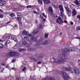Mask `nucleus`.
<instances>
[{
  "label": "nucleus",
  "mask_w": 80,
  "mask_h": 80,
  "mask_svg": "<svg viewBox=\"0 0 80 80\" xmlns=\"http://www.w3.org/2000/svg\"><path fill=\"white\" fill-rule=\"evenodd\" d=\"M41 80H56L53 78H51L49 77L48 78H43Z\"/></svg>",
  "instance_id": "ddd939ff"
},
{
  "label": "nucleus",
  "mask_w": 80,
  "mask_h": 80,
  "mask_svg": "<svg viewBox=\"0 0 80 80\" xmlns=\"http://www.w3.org/2000/svg\"><path fill=\"white\" fill-rule=\"evenodd\" d=\"M37 22H38V20H36L35 21V23H37Z\"/></svg>",
  "instance_id": "3c124183"
},
{
  "label": "nucleus",
  "mask_w": 80,
  "mask_h": 80,
  "mask_svg": "<svg viewBox=\"0 0 80 80\" xmlns=\"http://www.w3.org/2000/svg\"><path fill=\"white\" fill-rule=\"evenodd\" d=\"M10 21L9 22H7V24H8V23H10Z\"/></svg>",
  "instance_id": "e2e57ef3"
},
{
  "label": "nucleus",
  "mask_w": 80,
  "mask_h": 80,
  "mask_svg": "<svg viewBox=\"0 0 80 80\" xmlns=\"http://www.w3.org/2000/svg\"><path fill=\"white\" fill-rule=\"evenodd\" d=\"M3 48V45L2 44H0V48Z\"/></svg>",
  "instance_id": "72a5a7b5"
},
{
  "label": "nucleus",
  "mask_w": 80,
  "mask_h": 80,
  "mask_svg": "<svg viewBox=\"0 0 80 80\" xmlns=\"http://www.w3.org/2000/svg\"><path fill=\"white\" fill-rule=\"evenodd\" d=\"M16 36H14L13 35H11V38L15 42H18V41L17 40V39L16 38Z\"/></svg>",
  "instance_id": "f8f14e48"
},
{
  "label": "nucleus",
  "mask_w": 80,
  "mask_h": 80,
  "mask_svg": "<svg viewBox=\"0 0 80 80\" xmlns=\"http://www.w3.org/2000/svg\"><path fill=\"white\" fill-rule=\"evenodd\" d=\"M1 65H2V66H5L6 64H4L3 63H2Z\"/></svg>",
  "instance_id": "37998d69"
},
{
  "label": "nucleus",
  "mask_w": 80,
  "mask_h": 80,
  "mask_svg": "<svg viewBox=\"0 0 80 80\" xmlns=\"http://www.w3.org/2000/svg\"><path fill=\"white\" fill-rule=\"evenodd\" d=\"M52 6L54 7V8H55L56 7V6L54 4H52Z\"/></svg>",
  "instance_id": "49530a36"
},
{
  "label": "nucleus",
  "mask_w": 80,
  "mask_h": 80,
  "mask_svg": "<svg viewBox=\"0 0 80 80\" xmlns=\"http://www.w3.org/2000/svg\"><path fill=\"white\" fill-rule=\"evenodd\" d=\"M10 15L11 17H15V14H14V13H12Z\"/></svg>",
  "instance_id": "473e14b6"
},
{
  "label": "nucleus",
  "mask_w": 80,
  "mask_h": 80,
  "mask_svg": "<svg viewBox=\"0 0 80 80\" xmlns=\"http://www.w3.org/2000/svg\"><path fill=\"white\" fill-rule=\"evenodd\" d=\"M20 79L19 78H16V80H20Z\"/></svg>",
  "instance_id": "bf43d9fd"
},
{
  "label": "nucleus",
  "mask_w": 80,
  "mask_h": 80,
  "mask_svg": "<svg viewBox=\"0 0 80 80\" xmlns=\"http://www.w3.org/2000/svg\"><path fill=\"white\" fill-rule=\"evenodd\" d=\"M58 7L60 9L63 8V6L61 5H59Z\"/></svg>",
  "instance_id": "bb28decb"
},
{
  "label": "nucleus",
  "mask_w": 80,
  "mask_h": 80,
  "mask_svg": "<svg viewBox=\"0 0 80 80\" xmlns=\"http://www.w3.org/2000/svg\"><path fill=\"white\" fill-rule=\"evenodd\" d=\"M65 9H66V11H67V13L68 17H70L71 16V14H72V10L69 8L65 6L64 7Z\"/></svg>",
  "instance_id": "423d86ee"
},
{
  "label": "nucleus",
  "mask_w": 80,
  "mask_h": 80,
  "mask_svg": "<svg viewBox=\"0 0 80 80\" xmlns=\"http://www.w3.org/2000/svg\"><path fill=\"white\" fill-rule=\"evenodd\" d=\"M4 4H5V1L1 2H0V6H3Z\"/></svg>",
  "instance_id": "b1692460"
},
{
  "label": "nucleus",
  "mask_w": 80,
  "mask_h": 80,
  "mask_svg": "<svg viewBox=\"0 0 80 80\" xmlns=\"http://www.w3.org/2000/svg\"><path fill=\"white\" fill-rule=\"evenodd\" d=\"M71 73H73V71H71Z\"/></svg>",
  "instance_id": "0e129e2a"
},
{
  "label": "nucleus",
  "mask_w": 80,
  "mask_h": 80,
  "mask_svg": "<svg viewBox=\"0 0 80 80\" xmlns=\"http://www.w3.org/2000/svg\"><path fill=\"white\" fill-rule=\"evenodd\" d=\"M17 15L18 17V18H20V17L22 15V14H21V13L20 12H18L17 13Z\"/></svg>",
  "instance_id": "393cba45"
},
{
  "label": "nucleus",
  "mask_w": 80,
  "mask_h": 80,
  "mask_svg": "<svg viewBox=\"0 0 80 80\" xmlns=\"http://www.w3.org/2000/svg\"><path fill=\"white\" fill-rule=\"evenodd\" d=\"M6 68H10V67H9V66L8 65H6Z\"/></svg>",
  "instance_id": "c03bdc74"
},
{
  "label": "nucleus",
  "mask_w": 80,
  "mask_h": 80,
  "mask_svg": "<svg viewBox=\"0 0 80 80\" xmlns=\"http://www.w3.org/2000/svg\"><path fill=\"white\" fill-rule=\"evenodd\" d=\"M3 1H3V0H0V2H3Z\"/></svg>",
  "instance_id": "680f3d73"
},
{
  "label": "nucleus",
  "mask_w": 80,
  "mask_h": 80,
  "mask_svg": "<svg viewBox=\"0 0 80 80\" xmlns=\"http://www.w3.org/2000/svg\"><path fill=\"white\" fill-rule=\"evenodd\" d=\"M5 42V40H2L0 39V42Z\"/></svg>",
  "instance_id": "ea45409f"
},
{
  "label": "nucleus",
  "mask_w": 80,
  "mask_h": 80,
  "mask_svg": "<svg viewBox=\"0 0 80 80\" xmlns=\"http://www.w3.org/2000/svg\"><path fill=\"white\" fill-rule=\"evenodd\" d=\"M58 57L62 59L58 60L57 58H55V60L53 61L54 63H63L66 62V60L67 58V56L65 54H62L61 53L58 56Z\"/></svg>",
  "instance_id": "f257e3e1"
},
{
  "label": "nucleus",
  "mask_w": 80,
  "mask_h": 80,
  "mask_svg": "<svg viewBox=\"0 0 80 80\" xmlns=\"http://www.w3.org/2000/svg\"><path fill=\"white\" fill-rule=\"evenodd\" d=\"M39 29H41L42 28V25H41L40 26L38 27Z\"/></svg>",
  "instance_id": "a18cd8bd"
},
{
  "label": "nucleus",
  "mask_w": 80,
  "mask_h": 80,
  "mask_svg": "<svg viewBox=\"0 0 80 80\" xmlns=\"http://www.w3.org/2000/svg\"><path fill=\"white\" fill-rule=\"evenodd\" d=\"M74 72L75 74H76L77 75L80 74V71H79V69L77 68H74Z\"/></svg>",
  "instance_id": "1a4fd4ad"
},
{
  "label": "nucleus",
  "mask_w": 80,
  "mask_h": 80,
  "mask_svg": "<svg viewBox=\"0 0 80 80\" xmlns=\"http://www.w3.org/2000/svg\"><path fill=\"white\" fill-rule=\"evenodd\" d=\"M10 40H7V42H6V43L5 44V45H7L8 44V43H10Z\"/></svg>",
  "instance_id": "c756f323"
},
{
  "label": "nucleus",
  "mask_w": 80,
  "mask_h": 80,
  "mask_svg": "<svg viewBox=\"0 0 80 80\" xmlns=\"http://www.w3.org/2000/svg\"><path fill=\"white\" fill-rule=\"evenodd\" d=\"M60 35H62V32L60 33Z\"/></svg>",
  "instance_id": "338daca9"
},
{
  "label": "nucleus",
  "mask_w": 80,
  "mask_h": 80,
  "mask_svg": "<svg viewBox=\"0 0 80 80\" xmlns=\"http://www.w3.org/2000/svg\"><path fill=\"white\" fill-rule=\"evenodd\" d=\"M33 12L34 13H35L36 14H37L38 13L37 12H35V11H33Z\"/></svg>",
  "instance_id": "8fccbe9b"
},
{
  "label": "nucleus",
  "mask_w": 80,
  "mask_h": 80,
  "mask_svg": "<svg viewBox=\"0 0 80 80\" xmlns=\"http://www.w3.org/2000/svg\"><path fill=\"white\" fill-rule=\"evenodd\" d=\"M37 10L38 11H40V9H39V8H38L37 9Z\"/></svg>",
  "instance_id": "052dcab7"
},
{
  "label": "nucleus",
  "mask_w": 80,
  "mask_h": 80,
  "mask_svg": "<svg viewBox=\"0 0 80 80\" xmlns=\"http://www.w3.org/2000/svg\"><path fill=\"white\" fill-rule=\"evenodd\" d=\"M44 1L45 3H46L48 5L50 3V1L49 0H44Z\"/></svg>",
  "instance_id": "5701e85b"
},
{
  "label": "nucleus",
  "mask_w": 80,
  "mask_h": 80,
  "mask_svg": "<svg viewBox=\"0 0 80 80\" xmlns=\"http://www.w3.org/2000/svg\"><path fill=\"white\" fill-rule=\"evenodd\" d=\"M26 2H28V0H25Z\"/></svg>",
  "instance_id": "774afa93"
},
{
  "label": "nucleus",
  "mask_w": 80,
  "mask_h": 80,
  "mask_svg": "<svg viewBox=\"0 0 80 80\" xmlns=\"http://www.w3.org/2000/svg\"><path fill=\"white\" fill-rule=\"evenodd\" d=\"M22 35H27L28 34V32L26 31L25 30L22 31Z\"/></svg>",
  "instance_id": "dca6fc26"
},
{
  "label": "nucleus",
  "mask_w": 80,
  "mask_h": 80,
  "mask_svg": "<svg viewBox=\"0 0 80 80\" xmlns=\"http://www.w3.org/2000/svg\"><path fill=\"white\" fill-rule=\"evenodd\" d=\"M71 25H73V22H71Z\"/></svg>",
  "instance_id": "6e6d98bb"
},
{
  "label": "nucleus",
  "mask_w": 80,
  "mask_h": 80,
  "mask_svg": "<svg viewBox=\"0 0 80 80\" xmlns=\"http://www.w3.org/2000/svg\"><path fill=\"white\" fill-rule=\"evenodd\" d=\"M38 1L39 3H41V5L43 4V3H42V0H38Z\"/></svg>",
  "instance_id": "7c9ffc66"
},
{
  "label": "nucleus",
  "mask_w": 80,
  "mask_h": 80,
  "mask_svg": "<svg viewBox=\"0 0 80 80\" xmlns=\"http://www.w3.org/2000/svg\"><path fill=\"white\" fill-rule=\"evenodd\" d=\"M28 37H31L32 36V34H28Z\"/></svg>",
  "instance_id": "603ef678"
},
{
  "label": "nucleus",
  "mask_w": 80,
  "mask_h": 80,
  "mask_svg": "<svg viewBox=\"0 0 80 80\" xmlns=\"http://www.w3.org/2000/svg\"><path fill=\"white\" fill-rule=\"evenodd\" d=\"M24 39H26V40H27V41H28V42H29L30 41V40L29 39V38H28V37H24Z\"/></svg>",
  "instance_id": "cd10ccee"
},
{
  "label": "nucleus",
  "mask_w": 80,
  "mask_h": 80,
  "mask_svg": "<svg viewBox=\"0 0 80 80\" xmlns=\"http://www.w3.org/2000/svg\"><path fill=\"white\" fill-rule=\"evenodd\" d=\"M15 60H16L15 59H13V60H12V62H15Z\"/></svg>",
  "instance_id": "79ce46f5"
},
{
  "label": "nucleus",
  "mask_w": 80,
  "mask_h": 80,
  "mask_svg": "<svg viewBox=\"0 0 80 80\" xmlns=\"http://www.w3.org/2000/svg\"><path fill=\"white\" fill-rule=\"evenodd\" d=\"M48 42L47 41H45L42 43V45H47L48 44Z\"/></svg>",
  "instance_id": "a878e982"
},
{
  "label": "nucleus",
  "mask_w": 80,
  "mask_h": 80,
  "mask_svg": "<svg viewBox=\"0 0 80 80\" xmlns=\"http://www.w3.org/2000/svg\"><path fill=\"white\" fill-rule=\"evenodd\" d=\"M12 70H15V69L14 68H12Z\"/></svg>",
  "instance_id": "13d9d810"
},
{
  "label": "nucleus",
  "mask_w": 80,
  "mask_h": 80,
  "mask_svg": "<svg viewBox=\"0 0 80 80\" xmlns=\"http://www.w3.org/2000/svg\"><path fill=\"white\" fill-rule=\"evenodd\" d=\"M31 41H30V43H31V44H32V42H37V39L35 38H34V37H32L31 39Z\"/></svg>",
  "instance_id": "9b49d317"
},
{
  "label": "nucleus",
  "mask_w": 80,
  "mask_h": 80,
  "mask_svg": "<svg viewBox=\"0 0 80 80\" xmlns=\"http://www.w3.org/2000/svg\"><path fill=\"white\" fill-rule=\"evenodd\" d=\"M26 49L24 48H19L18 49V51L19 52H24L25 51Z\"/></svg>",
  "instance_id": "aec40b11"
},
{
  "label": "nucleus",
  "mask_w": 80,
  "mask_h": 80,
  "mask_svg": "<svg viewBox=\"0 0 80 80\" xmlns=\"http://www.w3.org/2000/svg\"><path fill=\"white\" fill-rule=\"evenodd\" d=\"M60 12H60V13L61 14V16H62V17H63V13H64V10H63V8L62 9H60Z\"/></svg>",
  "instance_id": "412c9836"
},
{
  "label": "nucleus",
  "mask_w": 80,
  "mask_h": 80,
  "mask_svg": "<svg viewBox=\"0 0 80 80\" xmlns=\"http://www.w3.org/2000/svg\"><path fill=\"white\" fill-rule=\"evenodd\" d=\"M74 3L77 5V6H78V7H80V4L79 2L78 1V0H76L74 2Z\"/></svg>",
  "instance_id": "4468645a"
},
{
  "label": "nucleus",
  "mask_w": 80,
  "mask_h": 80,
  "mask_svg": "<svg viewBox=\"0 0 80 80\" xmlns=\"http://www.w3.org/2000/svg\"><path fill=\"white\" fill-rule=\"evenodd\" d=\"M56 22L58 24H61L63 23V21L62 19L60 17H59L56 20Z\"/></svg>",
  "instance_id": "6e6552de"
},
{
  "label": "nucleus",
  "mask_w": 80,
  "mask_h": 80,
  "mask_svg": "<svg viewBox=\"0 0 80 80\" xmlns=\"http://www.w3.org/2000/svg\"><path fill=\"white\" fill-rule=\"evenodd\" d=\"M19 43L20 45H27V42L26 41H20L19 42Z\"/></svg>",
  "instance_id": "f3484780"
},
{
  "label": "nucleus",
  "mask_w": 80,
  "mask_h": 80,
  "mask_svg": "<svg viewBox=\"0 0 80 80\" xmlns=\"http://www.w3.org/2000/svg\"><path fill=\"white\" fill-rule=\"evenodd\" d=\"M38 32H39V31H38L37 32H35V30H34L33 32H32V33L33 34H36V33H38Z\"/></svg>",
  "instance_id": "c85d7f7f"
},
{
  "label": "nucleus",
  "mask_w": 80,
  "mask_h": 80,
  "mask_svg": "<svg viewBox=\"0 0 80 80\" xmlns=\"http://www.w3.org/2000/svg\"><path fill=\"white\" fill-rule=\"evenodd\" d=\"M20 55V53H17V52H9L6 54V56L8 57H18Z\"/></svg>",
  "instance_id": "f03ea898"
},
{
  "label": "nucleus",
  "mask_w": 80,
  "mask_h": 80,
  "mask_svg": "<svg viewBox=\"0 0 80 80\" xmlns=\"http://www.w3.org/2000/svg\"><path fill=\"white\" fill-rule=\"evenodd\" d=\"M36 50V49H35V48H29L28 49V50L30 52H33V51H35Z\"/></svg>",
  "instance_id": "4be33fe9"
},
{
  "label": "nucleus",
  "mask_w": 80,
  "mask_h": 80,
  "mask_svg": "<svg viewBox=\"0 0 80 80\" xmlns=\"http://www.w3.org/2000/svg\"><path fill=\"white\" fill-rule=\"evenodd\" d=\"M10 36L9 35L7 36H4L3 37V38L4 40H7V39H10Z\"/></svg>",
  "instance_id": "a211bd4d"
},
{
  "label": "nucleus",
  "mask_w": 80,
  "mask_h": 80,
  "mask_svg": "<svg viewBox=\"0 0 80 80\" xmlns=\"http://www.w3.org/2000/svg\"><path fill=\"white\" fill-rule=\"evenodd\" d=\"M43 19L44 22H45V19H44V18Z\"/></svg>",
  "instance_id": "69168bd1"
},
{
  "label": "nucleus",
  "mask_w": 80,
  "mask_h": 80,
  "mask_svg": "<svg viewBox=\"0 0 80 80\" xmlns=\"http://www.w3.org/2000/svg\"><path fill=\"white\" fill-rule=\"evenodd\" d=\"M77 18H78L79 20H80V15H78L77 17Z\"/></svg>",
  "instance_id": "e433bc0d"
},
{
  "label": "nucleus",
  "mask_w": 80,
  "mask_h": 80,
  "mask_svg": "<svg viewBox=\"0 0 80 80\" xmlns=\"http://www.w3.org/2000/svg\"><path fill=\"white\" fill-rule=\"evenodd\" d=\"M75 50V48H68L63 49L62 51V53L61 54L62 55H66V53H68V52H74Z\"/></svg>",
  "instance_id": "7ed1b4c3"
},
{
  "label": "nucleus",
  "mask_w": 80,
  "mask_h": 80,
  "mask_svg": "<svg viewBox=\"0 0 80 80\" xmlns=\"http://www.w3.org/2000/svg\"><path fill=\"white\" fill-rule=\"evenodd\" d=\"M76 29L77 30H80V27L78 26V27H77Z\"/></svg>",
  "instance_id": "f704fd0d"
},
{
  "label": "nucleus",
  "mask_w": 80,
  "mask_h": 80,
  "mask_svg": "<svg viewBox=\"0 0 80 80\" xmlns=\"http://www.w3.org/2000/svg\"><path fill=\"white\" fill-rule=\"evenodd\" d=\"M68 68H67V67H64L63 68L62 70H64V71H72L73 70V68H72L70 66L69 67L68 66Z\"/></svg>",
  "instance_id": "0eeeda50"
},
{
  "label": "nucleus",
  "mask_w": 80,
  "mask_h": 80,
  "mask_svg": "<svg viewBox=\"0 0 80 80\" xmlns=\"http://www.w3.org/2000/svg\"><path fill=\"white\" fill-rule=\"evenodd\" d=\"M21 19L22 18H19L17 19V20L19 22V24L20 26H22V21H21Z\"/></svg>",
  "instance_id": "2eb2a0df"
},
{
  "label": "nucleus",
  "mask_w": 80,
  "mask_h": 80,
  "mask_svg": "<svg viewBox=\"0 0 80 80\" xmlns=\"http://www.w3.org/2000/svg\"><path fill=\"white\" fill-rule=\"evenodd\" d=\"M42 15H43V16H44V17H46V16L45 15L44 13H42Z\"/></svg>",
  "instance_id": "de8ad7c7"
},
{
  "label": "nucleus",
  "mask_w": 80,
  "mask_h": 80,
  "mask_svg": "<svg viewBox=\"0 0 80 80\" xmlns=\"http://www.w3.org/2000/svg\"><path fill=\"white\" fill-rule=\"evenodd\" d=\"M35 58H33V60L34 62H37L38 60H40L43 57V54H37L35 55Z\"/></svg>",
  "instance_id": "20e7f679"
},
{
  "label": "nucleus",
  "mask_w": 80,
  "mask_h": 80,
  "mask_svg": "<svg viewBox=\"0 0 80 80\" xmlns=\"http://www.w3.org/2000/svg\"><path fill=\"white\" fill-rule=\"evenodd\" d=\"M14 27H15V28H17V25H14Z\"/></svg>",
  "instance_id": "864d4df0"
},
{
  "label": "nucleus",
  "mask_w": 80,
  "mask_h": 80,
  "mask_svg": "<svg viewBox=\"0 0 80 80\" xmlns=\"http://www.w3.org/2000/svg\"><path fill=\"white\" fill-rule=\"evenodd\" d=\"M26 8H31L32 7V6L31 5H29V6H26Z\"/></svg>",
  "instance_id": "c9c22d12"
},
{
  "label": "nucleus",
  "mask_w": 80,
  "mask_h": 80,
  "mask_svg": "<svg viewBox=\"0 0 80 80\" xmlns=\"http://www.w3.org/2000/svg\"><path fill=\"white\" fill-rule=\"evenodd\" d=\"M72 15L73 16H75V15H77V11L75 10H73L72 12Z\"/></svg>",
  "instance_id": "6ab92c4d"
},
{
  "label": "nucleus",
  "mask_w": 80,
  "mask_h": 80,
  "mask_svg": "<svg viewBox=\"0 0 80 80\" xmlns=\"http://www.w3.org/2000/svg\"><path fill=\"white\" fill-rule=\"evenodd\" d=\"M48 34H47V33H46L45 34V38H48Z\"/></svg>",
  "instance_id": "2f4dec72"
},
{
  "label": "nucleus",
  "mask_w": 80,
  "mask_h": 80,
  "mask_svg": "<svg viewBox=\"0 0 80 80\" xmlns=\"http://www.w3.org/2000/svg\"><path fill=\"white\" fill-rule=\"evenodd\" d=\"M76 39H78V40H80V37H76Z\"/></svg>",
  "instance_id": "09e8293b"
},
{
  "label": "nucleus",
  "mask_w": 80,
  "mask_h": 80,
  "mask_svg": "<svg viewBox=\"0 0 80 80\" xmlns=\"http://www.w3.org/2000/svg\"><path fill=\"white\" fill-rule=\"evenodd\" d=\"M61 74L62 75V78L64 80H69L70 77L65 72L61 71Z\"/></svg>",
  "instance_id": "39448f33"
},
{
  "label": "nucleus",
  "mask_w": 80,
  "mask_h": 80,
  "mask_svg": "<svg viewBox=\"0 0 80 80\" xmlns=\"http://www.w3.org/2000/svg\"><path fill=\"white\" fill-rule=\"evenodd\" d=\"M37 63L38 64H41V63H42V62H38Z\"/></svg>",
  "instance_id": "a19ab883"
},
{
  "label": "nucleus",
  "mask_w": 80,
  "mask_h": 80,
  "mask_svg": "<svg viewBox=\"0 0 80 80\" xmlns=\"http://www.w3.org/2000/svg\"><path fill=\"white\" fill-rule=\"evenodd\" d=\"M3 18V15H0V18Z\"/></svg>",
  "instance_id": "4c0bfd02"
},
{
  "label": "nucleus",
  "mask_w": 80,
  "mask_h": 80,
  "mask_svg": "<svg viewBox=\"0 0 80 80\" xmlns=\"http://www.w3.org/2000/svg\"><path fill=\"white\" fill-rule=\"evenodd\" d=\"M0 12H3V11L0 9Z\"/></svg>",
  "instance_id": "4d7b16f0"
},
{
  "label": "nucleus",
  "mask_w": 80,
  "mask_h": 80,
  "mask_svg": "<svg viewBox=\"0 0 80 80\" xmlns=\"http://www.w3.org/2000/svg\"><path fill=\"white\" fill-rule=\"evenodd\" d=\"M68 22H67V20H65L64 21V23H67Z\"/></svg>",
  "instance_id": "5fc2aeb1"
},
{
  "label": "nucleus",
  "mask_w": 80,
  "mask_h": 80,
  "mask_svg": "<svg viewBox=\"0 0 80 80\" xmlns=\"http://www.w3.org/2000/svg\"><path fill=\"white\" fill-rule=\"evenodd\" d=\"M26 69V68L24 67L22 69V71H25V70Z\"/></svg>",
  "instance_id": "58836bf2"
},
{
  "label": "nucleus",
  "mask_w": 80,
  "mask_h": 80,
  "mask_svg": "<svg viewBox=\"0 0 80 80\" xmlns=\"http://www.w3.org/2000/svg\"><path fill=\"white\" fill-rule=\"evenodd\" d=\"M48 12H49L50 13L52 14V13H53V10L52 7H49L48 9Z\"/></svg>",
  "instance_id": "9d476101"
}]
</instances>
